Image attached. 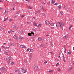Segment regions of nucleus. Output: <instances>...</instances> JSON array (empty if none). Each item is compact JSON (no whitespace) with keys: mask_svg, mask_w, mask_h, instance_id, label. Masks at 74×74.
I'll use <instances>...</instances> for the list:
<instances>
[{"mask_svg":"<svg viewBox=\"0 0 74 74\" xmlns=\"http://www.w3.org/2000/svg\"><path fill=\"white\" fill-rule=\"evenodd\" d=\"M44 45H42V44H41V45H40V47H44Z\"/></svg>","mask_w":74,"mask_h":74,"instance_id":"36","label":"nucleus"},{"mask_svg":"<svg viewBox=\"0 0 74 74\" xmlns=\"http://www.w3.org/2000/svg\"><path fill=\"white\" fill-rule=\"evenodd\" d=\"M40 9L41 11L43 10V6L41 5L40 7Z\"/></svg>","mask_w":74,"mask_h":74,"instance_id":"13","label":"nucleus"},{"mask_svg":"<svg viewBox=\"0 0 74 74\" xmlns=\"http://www.w3.org/2000/svg\"><path fill=\"white\" fill-rule=\"evenodd\" d=\"M49 53H51V55H53V52H50Z\"/></svg>","mask_w":74,"mask_h":74,"instance_id":"44","label":"nucleus"},{"mask_svg":"<svg viewBox=\"0 0 74 74\" xmlns=\"http://www.w3.org/2000/svg\"><path fill=\"white\" fill-rule=\"evenodd\" d=\"M2 48H5V47H4V46H2Z\"/></svg>","mask_w":74,"mask_h":74,"instance_id":"58","label":"nucleus"},{"mask_svg":"<svg viewBox=\"0 0 74 74\" xmlns=\"http://www.w3.org/2000/svg\"><path fill=\"white\" fill-rule=\"evenodd\" d=\"M7 19H8V17L5 18L4 19V21H7Z\"/></svg>","mask_w":74,"mask_h":74,"instance_id":"25","label":"nucleus"},{"mask_svg":"<svg viewBox=\"0 0 74 74\" xmlns=\"http://www.w3.org/2000/svg\"><path fill=\"white\" fill-rule=\"evenodd\" d=\"M8 14V9H6L5 10L4 12L5 15H7V14Z\"/></svg>","mask_w":74,"mask_h":74,"instance_id":"3","label":"nucleus"},{"mask_svg":"<svg viewBox=\"0 0 74 74\" xmlns=\"http://www.w3.org/2000/svg\"><path fill=\"white\" fill-rule=\"evenodd\" d=\"M0 70H1V71H5L7 70V69L4 67H2L0 68Z\"/></svg>","mask_w":74,"mask_h":74,"instance_id":"5","label":"nucleus"},{"mask_svg":"<svg viewBox=\"0 0 74 74\" xmlns=\"http://www.w3.org/2000/svg\"><path fill=\"white\" fill-rule=\"evenodd\" d=\"M24 61L25 62H27V60H26V59L24 60Z\"/></svg>","mask_w":74,"mask_h":74,"instance_id":"39","label":"nucleus"},{"mask_svg":"<svg viewBox=\"0 0 74 74\" xmlns=\"http://www.w3.org/2000/svg\"><path fill=\"white\" fill-rule=\"evenodd\" d=\"M56 62H59V60L57 58L55 59Z\"/></svg>","mask_w":74,"mask_h":74,"instance_id":"31","label":"nucleus"},{"mask_svg":"<svg viewBox=\"0 0 74 74\" xmlns=\"http://www.w3.org/2000/svg\"><path fill=\"white\" fill-rule=\"evenodd\" d=\"M32 41H34V39L33 38L32 39Z\"/></svg>","mask_w":74,"mask_h":74,"instance_id":"63","label":"nucleus"},{"mask_svg":"<svg viewBox=\"0 0 74 74\" xmlns=\"http://www.w3.org/2000/svg\"><path fill=\"white\" fill-rule=\"evenodd\" d=\"M70 37V36L69 35H67L66 36H65L63 38L64 40H66V39H67V38H69Z\"/></svg>","mask_w":74,"mask_h":74,"instance_id":"8","label":"nucleus"},{"mask_svg":"<svg viewBox=\"0 0 74 74\" xmlns=\"http://www.w3.org/2000/svg\"><path fill=\"white\" fill-rule=\"evenodd\" d=\"M33 24L34 26H37V24L35 22Z\"/></svg>","mask_w":74,"mask_h":74,"instance_id":"16","label":"nucleus"},{"mask_svg":"<svg viewBox=\"0 0 74 74\" xmlns=\"http://www.w3.org/2000/svg\"><path fill=\"white\" fill-rule=\"evenodd\" d=\"M50 25L51 26H54V24L53 23H51Z\"/></svg>","mask_w":74,"mask_h":74,"instance_id":"22","label":"nucleus"},{"mask_svg":"<svg viewBox=\"0 0 74 74\" xmlns=\"http://www.w3.org/2000/svg\"><path fill=\"white\" fill-rule=\"evenodd\" d=\"M33 51H34L33 49H30V51L31 52H33Z\"/></svg>","mask_w":74,"mask_h":74,"instance_id":"29","label":"nucleus"},{"mask_svg":"<svg viewBox=\"0 0 74 74\" xmlns=\"http://www.w3.org/2000/svg\"><path fill=\"white\" fill-rule=\"evenodd\" d=\"M27 23L28 24H30V23H31V22H27Z\"/></svg>","mask_w":74,"mask_h":74,"instance_id":"50","label":"nucleus"},{"mask_svg":"<svg viewBox=\"0 0 74 74\" xmlns=\"http://www.w3.org/2000/svg\"><path fill=\"white\" fill-rule=\"evenodd\" d=\"M17 73L19 72V71H20V69H18L17 70Z\"/></svg>","mask_w":74,"mask_h":74,"instance_id":"47","label":"nucleus"},{"mask_svg":"<svg viewBox=\"0 0 74 74\" xmlns=\"http://www.w3.org/2000/svg\"><path fill=\"white\" fill-rule=\"evenodd\" d=\"M38 68V66L37 64H36L34 66V69H37V68Z\"/></svg>","mask_w":74,"mask_h":74,"instance_id":"11","label":"nucleus"},{"mask_svg":"<svg viewBox=\"0 0 74 74\" xmlns=\"http://www.w3.org/2000/svg\"><path fill=\"white\" fill-rule=\"evenodd\" d=\"M5 53H8V51H5Z\"/></svg>","mask_w":74,"mask_h":74,"instance_id":"33","label":"nucleus"},{"mask_svg":"<svg viewBox=\"0 0 74 74\" xmlns=\"http://www.w3.org/2000/svg\"><path fill=\"white\" fill-rule=\"evenodd\" d=\"M46 63H47V61H45L44 62L45 64H46Z\"/></svg>","mask_w":74,"mask_h":74,"instance_id":"51","label":"nucleus"},{"mask_svg":"<svg viewBox=\"0 0 74 74\" xmlns=\"http://www.w3.org/2000/svg\"><path fill=\"white\" fill-rule=\"evenodd\" d=\"M41 24H39L38 25V27H41Z\"/></svg>","mask_w":74,"mask_h":74,"instance_id":"28","label":"nucleus"},{"mask_svg":"<svg viewBox=\"0 0 74 74\" xmlns=\"http://www.w3.org/2000/svg\"><path fill=\"white\" fill-rule=\"evenodd\" d=\"M54 4H55L56 5H58V4L57 3H55Z\"/></svg>","mask_w":74,"mask_h":74,"instance_id":"55","label":"nucleus"},{"mask_svg":"<svg viewBox=\"0 0 74 74\" xmlns=\"http://www.w3.org/2000/svg\"><path fill=\"white\" fill-rule=\"evenodd\" d=\"M0 10H3V8H0Z\"/></svg>","mask_w":74,"mask_h":74,"instance_id":"54","label":"nucleus"},{"mask_svg":"<svg viewBox=\"0 0 74 74\" xmlns=\"http://www.w3.org/2000/svg\"><path fill=\"white\" fill-rule=\"evenodd\" d=\"M20 47V48H26V46L24 45H21Z\"/></svg>","mask_w":74,"mask_h":74,"instance_id":"9","label":"nucleus"},{"mask_svg":"<svg viewBox=\"0 0 74 74\" xmlns=\"http://www.w3.org/2000/svg\"><path fill=\"white\" fill-rule=\"evenodd\" d=\"M25 16V15H22L21 17V18H23V17H24V16Z\"/></svg>","mask_w":74,"mask_h":74,"instance_id":"30","label":"nucleus"},{"mask_svg":"<svg viewBox=\"0 0 74 74\" xmlns=\"http://www.w3.org/2000/svg\"><path fill=\"white\" fill-rule=\"evenodd\" d=\"M28 13H29V14H30V13L31 12L30 11H28Z\"/></svg>","mask_w":74,"mask_h":74,"instance_id":"64","label":"nucleus"},{"mask_svg":"<svg viewBox=\"0 0 74 74\" xmlns=\"http://www.w3.org/2000/svg\"><path fill=\"white\" fill-rule=\"evenodd\" d=\"M35 70L36 71H39V69H38V68H36V69H35Z\"/></svg>","mask_w":74,"mask_h":74,"instance_id":"15","label":"nucleus"},{"mask_svg":"<svg viewBox=\"0 0 74 74\" xmlns=\"http://www.w3.org/2000/svg\"><path fill=\"white\" fill-rule=\"evenodd\" d=\"M73 27V25H71L69 28V30H71V27Z\"/></svg>","mask_w":74,"mask_h":74,"instance_id":"26","label":"nucleus"},{"mask_svg":"<svg viewBox=\"0 0 74 74\" xmlns=\"http://www.w3.org/2000/svg\"><path fill=\"white\" fill-rule=\"evenodd\" d=\"M49 4H50V3H47V5H49Z\"/></svg>","mask_w":74,"mask_h":74,"instance_id":"60","label":"nucleus"},{"mask_svg":"<svg viewBox=\"0 0 74 74\" xmlns=\"http://www.w3.org/2000/svg\"><path fill=\"white\" fill-rule=\"evenodd\" d=\"M11 57H9L6 58L7 60H11Z\"/></svg>","mask_w":74,"mask_h":74,"instance_id":"12","label":"nucleus"},{"mask_svg":"<svg viewBox=\"0 0 74 74\" xmlns=\"http://www.w3.org/2000/svg\"><path fill=\"white\" fill-rule=\"evenodd\" d=\"M45 23L47 25H49L50 23L49 21H45Z\"/></svg>","mask_w":74,"mask_h":74,"instance_id":"7","label":"nucleus"},{"mask_svg":"<svg viewBox=\"0 0 74 74\" xmlns=\"http://www.w3.org/2000/svg\"><path fill=\"white\" fill-rule=\"evenodd\" d=\"M13 28L14 30H17V29H18V27L16 25H14L13 26Z\"/></svg>","mask_w":74,"mask_h":74,"instance_id":"1","label":"nucleus"},{"mask_svg":"<svg viewBox=\"0 0 74 74\" xmlns=\"http://www.w3.org/2000/svg\"><path fill=\"white\" fill-rule=\"evenodd\" d=\"M32 55H33V54H32V53H31L29 56L30 57H32Z\"/></svg>","mask_w":74,"mask_h":74,"instance_id":"37","label":"nucleus"},{"mask_svg":"<svg viewBox=\"0 0 74 74\" xmlns=\"http://www.w3.org/2000/svg\"><path fill=\"white\" fill-rule=\"evenodd\" d=\"M27 71H26V70H24V73H26Z\"/></svg>","mask_w":74,"mask_h":74,"instance_id":"46","label":"nucleus"},{"mask_svg":"<svg viewBox=\"0 0 74 74\" xmlns=\"http://www.w3.org/2000/svg\"><path fill=\"white\" fill-rule=\"evenodd\" d=\"M21 27H23V24H21Z\"/></svg>","mask_w":74,"mask_h":74,"instance_id":"62","label":"nucleus"},{"mask_svg":"<svg viewBox=\"0 0 74 74\" xmlns=\"http://www.w3.org/2000/svg\"><path fill=\"white\" fill-rule=\"evenodd\" d=\"M66 10H67L68 11V10H69V8H66Z\"/></svg>","mask_w":74,"mask_h":74,"instance_id":"59","label":"nucleus"},{"mask_svg":"<svg viewBox=\"0 0 74 74\" xmlns=\"http://www.w3.org/2000/svg\"><path fill=\"white\" fill-rule=\"evenodd\" d=\"M29 9H32L33 7H29Z\"/></svg>","mask_w":74,"mask_h":74,"instance_id":"41","label":"nucleus"},{"mask_svg":"<svg viewBox=\"0 0 74 74\" xmlns=\"http://www.w3.org/2000/svg\"><path fill=\"white\" fill-rule=\"evenodd\" d=\"M60 14L61 15H63V13L62 12H60Z\"/></svg>","mask_w":74,"mask_h":74,"instance_id":"34","label":"nucleus"},{"mask_svg":"<svg viewBox=\"0 0 74 74\" xmlns=\"http://www.w3.org/2000/svg\"><path fill=\"white\" fill-rule=\"evenodd\" d=\"M37 12H39V11H37L36 12V14H37L36 13H37Z\"/></svg>","mask_w":74,"mask_h":74,"instance_id":"57","label":"nucleus"},{"mask_svg":"<svg viewBox=\"0 0 74 74\" xmlns=\"http://www.w3.org/2000/svg\"><path fill=\"white\" fill-rule=\"evenodd\" d=\"M26 1H28V2H30V0H26Z\"/></svg>","mask_w":74,"mask_h":74,"instance_id":"49","label":"nucleus"},{"mask_svg":"<svg viewBox=\"0 0 74 74\" xmlns=\"http://www.w3.org/2000/svg\"><path fill=\"white\" fill-rule=\"evenodd\" d=\"M8 33H11L10 30L8 32Z\"/></svg>","mask_w":74,"mask_h":74,"instance_id":"56","label":"nucleus"},{"mask_svg":"<svg viewBox=\"0 0 74 74\" xmlns=\"http://www.w3.org/2000/svg\"><path fill=\"white\" fill-rule=\"evenodd\" d=\"M53 70H51L50 71H49V73H52V72H53Z\"/></svg>","mask_w":74,"mask_h":74,"instance_id":"35","label":"nucleus"},{"mask_svg":"<svg viewBox=\"0 0 74 74\" xmlns=\"http://www.w3.org/2000/svg\"><path fill=\"white\" fill-rule=\"evenodd\" d=\"M29 49L28 48L27 50V52H29Z\"/></svg>","mask_w":74,"mask_h":74,"instance_id":"48","label":"nucleus"},{"mask_svg":"<svg viewBox=\"0 0 74 74\" xmlns=\"http://www.w3.org/2000/svg\"><path fill=\"white\" fill-rule=\"evenodd\" d=\"M38 41H41V40H42V38H40V37H39L38 38Z\"/></svg>","mask_w":74,"mask_h":74,"instance_id":"14","label":"nucleus"},{"mask_svg":"<svg viewBox=\"0 0 74 74\" xmlns=\"http://www.w3.org/2000/svg\"><path fill=\"white\" fill-rule=\"evenodd\" d=\"M62 59L63 60L64 62H66V59L64 57V55L62 53Z\"/></svg>","mask_w":74,"mask_h":74,"instance_id":"6","label":"nucleus"},{"mask_svg":"<svg viewBox=\"0 0 74 74\" xmlns=\"http://www.w3.org/2000/svg\"><path fill=\"white\" fill-rule=\"evenodd\" d=\"M34 32H33V31L31 32V34H33V36H34Z\"/></svg>","mask_w":74,"mask_h":74,"instance_id":"19","label":"nucleus"},{"mask_svg":"<svg viewBox=\"0 0 74 74\" xmlns=\"http://www.w3.org/2000/svg\"><path fill=\"white\" fill-rule=\"evenodd\" d=\"M19 39H20V40H23V38L22 37H19Z\"/></svg>","mask_w":74,"mask_h":74,"instance_id":"21","label":"nucleus"},{"mask_svg":"<svg viewBox=\"0 0 74 74\" xmlns=\"http://www.w3.org/2000/svg\"><path fill=\"white\" fill-rule=\"evenodd\" d=\"M42 3L43 4V5H44L45 4V3L44 2H42Z\"/></svg>","mask_w":74,"mask_h":74,"instance_id":"52","label":"nucleus"},{"mask_svg":"<svg viewBox=\"0 0 74 74\" xmlns=\"http://www.w3.org/2000/svg\"><path fill=\"white\" fill-rule=\"evenodd\" d=\"M28 36H32V34L30 33H28Z\"/></svg>","mask_w":74,"mask_h":74,"instance_id":"40","label":"nucleus"},{"mask_svg":"<svg viewBox=\"0 0 74 74\" xmlns=\"http://www.w3.org/2000/svg\"><path fill=\"white\" fill-rule=\"evenodd\" d=\"M18 33L19 34H22V33H23V31L22 30H20L18 31Z\"/></svg>","mask_w":74,"mask_h":74,"instance_id":"10","label":"nucleus"},{"mask_svg":"<svg viewBox=\"0 0 74 74\" xmlns=\"http://www.w3.org/2000/svg\"><path fill=\"white\" fill-rule=\"evenodd\" d=\"M17 14L19 15V14H21V12L19 11L17 12Z\"/></svg>","mask_w":74,"mask_h":74,"instance_id":"27","label":"nucleus"},{"mask_svg":"<svg viewBox=\"0 0 74 74\" xmlns=\"http://www.w3.org/2000/svg\"><path fill=\"white\" fill-rule=\"evenodd\" d=\"M68 53L69 54V55H71V52H69Z\"/></svg>","mask_w":74,"mask_h":74,"instance_id":"53","label":"nucleus"},{"mask_svg":"<svg viewBox=\"0 0 74 74\" xmlns=\"http://www.w3.org/2000/svg\"><path fill=\"white\" fill-rule=\"evenodd\" d=\"M10 31L11 33H14V31H12V30H10Z\"/></svg>","mask_w":74,"mask_h":74,"instance_id":"43","label":"nucleus"},{"mask_svg":"<svg viewBox=\"0 0 74 74\" xmlns=\"http://www.w3.org/2000/svg\"><path fill=\"white\" fill-rule=\"evenodd\" d=\"M14 39H16L17 38V35H16L14 36Z\"/></svg>","mask_w":74,"mask_h":74,"instance_id":"18","label":"nucleus"},{"mask_svg":"<svg viewBox=\"0 0 74 74\" xmlns=\"http://www.w3.org/2000/svg\"><path fill=\"white\" fill-rule=\"evenodd\" d=\"M56 26H57V27H61V25H60V22L56 23Z\"/></svg>","mask_w":74,"mask_h":74,"instance_id":"4","label":"nucleus"},{"mask_svg":"<svg viewBox=\"0 0 74 74\" xmlns=\"http://www.w3.org/2000/svg\"><path fill=\"white\" fill-rule=\"evenodd\" d=\"M3 29H4V28H3V27H0V30H3Z\"/></svg>","mask_w":74,"mask_h":74,"instance_id":"32","label":"nucleus"},{"mask_svg":"<svg viewBox=\"0 0 74 74\" xmlns=\"http://www.w3.org/2000/svg\"><path fill=\"white\" fill-rule=\"evenodd\" d=\"M59 64L58 63H57L56 64V66H59Z\"/></svg>","mask_w":74,"mask_h":74,"instance_id":"42","label":"nucleus"},{"mask_svg":"<svg viewBox=\"0 0 74 74\" xmlns=\"http://www.w3.org/2000/svg\"><path fill=\"white\" fill-rule=\"evenodd\" d=\"M73 69V68H70L68 70V71H71V70H72V69Z\"/></svg>","mask_w":74,"mask_h":74,"instance_id":"24","label":"nucleus"},{"mask_svg":"<svg viewBox=\"0 0 74 74\" xmlns=\"http://www.w3.org/2000/svg\"><path fill=\"white\" fill-rule=\"evenodd\" d=\"M21 70H23V71H24L25 70L24 68H22L21 69Z\"/></svg>","mask_w":74,"mask_h":74,"instance_id":"38","label":"nucleus"},{"mask_svg":"<svg viewBox=\"0 0 74 74\" xmlns=\"http://www.w3.org/2000/svg\"><path fill=\"white\" fill-rule=\"evenodd\" d=\"M60 25L61 28H63V26H64V23H63L62 22H60Z\"/></svg>","mask_w":74,"mask_h":74,"instance_id":"2","label":"nucleus"},{"mask_svg":"<svg viewBox=\"0 0 74 74\" xmlns=\"http://www.w3.org/2000/svg\"><path fill=\"white\" fill-rule=\"evenodd\" d=\"M14 64V62H12L11 63V64Z\"/></svg>","mask_w":74,"mask_h":74,"instance_id":"61","label":"nucleus"},{"mask_svg":"<svg viewBox=\"0 0 74 74\" xmlns=\"http://www.w3.org/2000/svg\"><path fill=\"white\" fill-rule=\"evenodd\" d=\"M10 45L11 47H14V43H12Z\"/></svg>","mask_w":74,"mask_h":74,"instance_id":"17","label":"nucleus"},{"mask_svg":"<svg viewBox=\"0 0 74 74\" xmlns=\"http://www.w3.org/2000/svg\"><path fill=\"white\" fill-rule=\"evenodd\" d=\"M58 71H60V69H58Z\"/></svg>","mask_w":74,"mask_h":74,"instance_id":"45","label":"nucleus"},{"mask_svg":"<svg viewBox=\"0 0 74 74\" xmlns=\"http://www.w3.org/2000/svg\"><path fill=\"white\" fill-rule=\"evenodd\" d=\"M51 3H53H53H55V0H52L51 1Z\"/></svg>","mask_w":74,"mask_h":74,"instance_id":"23","label":"nucleus"},{"mask_svg":"<svg viewBox=\"0 0 74 74\" xmlns=\"http://www.w3.org/2000/svg\"><path fill=\"white\" fill-rule=\"evenodd\" d=\"M58 8L59 9V10H60L61 8H62V6L60 5H59L58 7Z\"/></svg>","mask_w":74,"mask_h":74,"instance_id":"20","label":"nucleus"}]
</instances>
